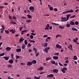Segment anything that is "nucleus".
Masks as SVG:
<instances>
[{
    "label": "nucleus",
    "instance_id": "obj_1",
    "mask_svg": "<svg viewBox=\"0 0 79 79\" xmlns=\"http://www.w3.org/2000/svg\"><path fill=\"white\" fill-rule=\"evenodd\" d=\"M73 12H74V10L72 9H71L70 10H68L63 12L62 14H66V13H73Z\"/></svg>",
    "mask_w": 79,
    "mask_h": 79
},
{
    "label": "nucleus",
    "instance_id": "obj_2",
    "mask_svg": "<svg viewBox=\"0 0 79 79\" xmlns=\"http://www.w3.org/2000/svg\"><path fill=\"white\" fill-rule=\"evenodd\" d=\"M50 49V47H46L45 49H44L43 51L46 53H48V50Z\"/></svg>",
    "mask_w": 79,
    "mask_h": 79
},
{
    "label": "nucleus",
    "instance_id": "obj_3",
    "mask_svg": "<svg viewBox=\"0 0 79 79\" xmlns=\"http://www.w3.org/2000/svg\"><path fill=\"white\" fill-rule=\"evenodd\" d=\"M29 9L30 10H31V12L33 13L34 11V7L33 6H31L29 7Z\"/></svg>",
    "mask_w": 79,
    "mask_h": 79
},
{
    "label": "nucleus",
    "instance_id": "obj_4",
    "mask_svg": "<svg viewBox=\"0 0 79 79\" xmlns=\"http://www.w3.org/2000/svg\"><path fill=\"white\" fill-rule=\"evenodd\" d=\"M54 75L52 74H51L50 75H47V77L48 78H50V77H53Z\"/></svg>",
    "mask_w": 79,
    "mask_h": 79
},
{
    "label": "nucleus",
    "instance_id": "obj_5",
    "mask_svg": "<svg viewBox=\"0 0 79 79\" xmlns=\"http://www.w3.org/2000/svg\"><path fill=\"white\" fill-rule=\"evenodd\" d=\"M58 71H59L58 69H53L52 72L54 73H58Z\"/></svg>",
    "mask_w": 79,
    "mask_h": 79
},
{
    "label": "nucleus",
    "instance_id": "obj_6",
    "mask_svg": "<svg viewBox=\"0 0 79 79\" xmlns=\"http://www.w3.org/2000/svg\"><path fill=\"white\" fill-rule=\"evenodd\" d=\"M56 48H59L60 49H61V48H62V47L61 46L59 45V44H56Z\"/></svg>",
    "mask_w": 79,
    "mask_h": 79
},
{
    "label": "nucleus",
    "instance_id": "obj_7",
    "mask_svg": "<svg viewBox=\"0 0 79 79\" xmlns=\"http://www.w3.org/2000/svg\"><path fill=\"white\" fill-rule=\"evenodd\" d=\"M50 27V25L47 24L46 27L44 28L45 30H49V28Z\"/></svg>",
    "mask_w": 79,
    "mask_h": 79
},
{
    "label": "nucleus",
    "instance_id": "obj_8",
    "mask_svg": "<svg viewBox=\"0 0 79 79\" xmlns=\"http://www.w3.org/2000/svg\"><path fill=\"white\" fill-rule=\"evenodd\" d=\"M68 48H69L70 50H73V45L71 44H70L69 46L68 47Z\"/></svg>",
    "mask_w": 79,
    "mask_h": 79
},
{
    "label": "nucleus",
    "instance_id": "obj_9",
    "mask_svg": "<svg viewBox=\"0 0 79 79\" xmlns=\"http://www.w3.org/2000/svg\"><path fill=\"white\" fill-rule=\"evenodd\" d=\"M27 64L28 66H31L32 65V63L31 62L28 61L27 62Z\"/></svg>",
    "mask_w": 79,
    "mask_h": 79
},
{
    "label": "nucleus",
    "instance_id": "obj_10",
    "mask_svg": "<svg viewBox=\"0 0 79 79\" xmlns=\"http://www.w3.org/2000/svg\"><path fill=\"white\" fill-rule=\"evenodd\" d=\"M23 40H24V39L23 38V37H21L19 40V42L20 43H21Z\"/></svg>",
    "mask_w": 79,
    "mask_h": 79
},
{
    "label": "nucleus",
    "instance_id": "obj_11",
    "mask_svg": "<svg viewBox=\"0 0 79 79\" xmlns=\"http://www.w3.org/2000/svg\"><path fill=\"white\" fill-rule=\"evenodd\" d=\"M43 46H44V47H47L48 45V44L46 43H45L42 45Z\"/></svg>",
    "mask_w": 79,
    "mask_h": 79
},
{
    "label": "nucleus",
    "instance_id": "obj_12",
    "mask_svg": "<svg viewBox=\"0 0 79 79\" xmlns=\"http://www.w3.org/2000/svg\"><path fill=\"white\" fill-rule=\"evenodd\" d=\"M11 49V48L10 47H7L6 48V50L7 51H10Z\"/></svg>",
    "mask_w": 79,
    "mask_h": 79
},
{
    "label": "nucleus",
    "instance_id": "obj_13",
    "mask_svg": "<svg viewBox=\"0 0 79 79\" xmlns=\"http://www.w3.org/2000/svg\"><path fill=\"white\" fill-rule=\"evenodd\" d=\"M32 64H36L37 63V61L36 60H34L32 61Z\"/></svg>",
    "mask_w": 79,
    "mask_h": 79
},
{
    "label": "nucleus",
    "instance_id": "obj_14",
    "mask_svg": "<svg viewBox=\"0 0 79 79\" xmlns=\"http://www.w3.org/2000/svg\"><path fill=\"white\" fill-rule=\"evenodd\" d=\"M21 51V49L20 48H17L16 49V52H20Z\"/></svg>",
    "mask_w": 79,
    "mask_h": 79
},
{
    "label": "nucleus",
    "instance_id": "obj_15",
    "mask_svg": "<svg viewBox=\"0 0 79 79\" xmlns=\"http://www.w3.org/2000/svg\"><path fill=\"white\" fill-rule=\"evenodd\" d=\"M26 47V45H25V44H23L22 45V48L23 50H24V49H25V48Z\"/></svg>",
    "mask_w": 79,
    "mask_h": 79
},
{
    "label": "nucleus",
    "instance_id": "obj_16",
    "mask_svg": "<svg viewBox=\"0 0 79 79\" xmlns=\"http://www.w3.org/2000/svg\"><path fill=\"white\" fill-rule=\"evenodd\" d=\"M53 59L54 60H57L59 58L57 56H53Z\"/></svg>",
    "mask_w": 79,
    "mask_h": 79
},
{
    "label": "nucleus",
    "instance_id": "obj_17",
    "mask_svg": "<svg viewBox=\"0 0 79 79\" xmlns=\"http://www.w3.org/2000/svg\"><path fill=\"white\" fill-rule=\"evenodd\" d=\"M70 25H72V26H73L75 25V24L74 22H73V21H71L70 22Z\"/></svg>",
    "mask_w": 79,
    "mask_h": 79
},
{
    "label": "nucleus",
    "instance_id": "obj_18",
    "mask_svg": "<svg viewBox=\"0 0 79 79\" xmlns=\"http://www.w3.org/2000/svg\"><path fill=\"white\" fill-rule=\"evenodd\" d=\"M3 58H4L6 60H8V59H9V57H6V56H4L3 57Z\"/></svg>",
    "mask_w": 79,
    "mask_h": 79
},
{
    "label": "nucleus",
    "instance_id": "obj_19",
    "mask_svg": "<svg viewBox=\"0 0 79 79\" xmlns=\"http://www.w3.org/2000/svg\"><path fill=\"white\" fill-rule=\"evenodd\" d=\"M9 62L10 64H13V60H9Z\"/></svg>",
    "mask_w": 79,
    "mask_h": 79
},
{
    "label": "nucleus",
    "instance_id": "obj_20",
    "mask_svg": "<svg viewBox=\"0 0 79 79\" xmlns=\"http://www.w3.org/2000/svg\"><path fill=\"white\" fill-rule=\"evenodd\" d=\"M51 24H53V25H55V26H59V24L58 23H51Z\"/></svg>",
    "mask_w": 79,
    "mask_h": 79
},
{
    "label": "nucleus",
    "instance_id": "obj_21",
    "mask_svg": "<svg viewBox=\"0 0 79 79\" xmlns=\"http://www.w3.org/2000/svg\"><path fill=\"white\" fill-rule=\"evenodd\" d=\"M24 43L25 45H27V44H28V43L27 42V40H25L24 41Z\"/></svg>",
    "mask_w": 79,
    "mask_h": 79
},
{
    "label": "nucleus",
    "instance_id": "obj_22",
    "mask_svg": "<svg viewBox=\"0 0 79 79\" xmlns=\"http://www.w3.org/2000/svg\"><path fill=\"white\" fill-rule=\"evenodd\" d=\"M52 60V58L50 57H48L46 59V61H48V60Z\"/></svg>",
    "mask_w": 79,
    "mask_h": 79
},
{
    "label": "nucleus",
    "instance_id": "obj_23",
    "mask_svg": "<svg viewBox=\"0 0 79 79\" xmlns=\"http://www.w3.org/2000/svg\"><path fill=\"white\" fill-rule=\"evenodd\" d=\"M58 27L60 29H64V27L62 26H59Z\"/></svg>",
    "mask_w": 79,
    "mask_h": 79
},
{
    "label": "nucleus",
    "instance_id": "obj_24",
    "mask_svg": "<svg viewBox=\"0 0 79 79\" xmlns=\"http://www.w3.org/2000/svg\"><path fill=\"white\" fill-rule=\"evenodd\" d=\"M72 31H77V29L74 28H72Z\"/></svg>",
    "mask_w": 79,
    "mask_h": 79
},
{
    "label": "nucleus",
    "instance_id": "obj_25",
    "mask_svg": "<svg viewBox=\"0 0 79 79\" xmlns=\"http://www.w3.org/2000/svg\"><path fill=\"white\" fill-rule=\"evenodd\" d=\"M73 59L74 60H77V56H73Z\"/></svg>",
    "mask_w": 79,
    "mask_h": 79
},
{
    "label": "nucleus",
    "instance_id": "obj_26",
    "mask_svg": "<svg viewBox=\"0 0 79 79\" xmlns=\"http://www.w3.org/2000/svg\"><path fill=\"white\" fill-rule=\"evenodd\" d=\"M44 69V68L42 67H40V68H39L38 69V70H40V71H42V69Z\"/></svg>",
    "mask_w": 79,
    "mask_h": 79
},
{
    "label": "nucleus",
    "instance_id": "obj_27",
    "mask_svg": "<svg viewBox=\"0 0 79 79\" xmlns=\"http://www.w3.org/2000/svg\"><path fill=\"white\" fill-rule=\"evenodd\" d=\"M27 16L28 18H29V19H30V18L31 19L32 18V16H31V15H27Z\"/></svg>",
    "mask_w": 79,
    "mask_h": 79
},
{
    "label": "nucleus",
    "instance_id": "obj_28",
    "mask_svg": "<svg viewBox=\"0 0 79 79\" xmlns=\"http://www.w3.org/2000/svg\"><path fill=\"white\" fill-rule=\"evenodd\" d=\"M40 76L39 77H37L36 76H35L34 77V79H40Z\"/></svg>",
    "mask_w": 79,
    "mask_h": 79
},
{
    "label": "nucleus",
    "instance_id": "obj_29",
    "mask_svg": "<svg viewBox=\"0 0 79 79\" xmlns=\"http://www.w3.org/2000/svg\"><path fill=\"white\" fill-rule=\"evenodd\" d=\"M58 37H62V36H61V35H59V34H58L56 36V38H58Z\"/></svg>",
    "mask_w": 79,
    "mask_h": 79
},
{
    "label": "nucleus",
    "instance_id": "obj_30",
    "mask_svg": "<svg viewBox=\"0 0 79 79\" xmlns=\"http://www.w3.org/2000/svg\"><path fill=\"white\" fill-rule=\"evenodd\" d=\"M49 10H51V11H52L53 10V7L52 6H51L49 7Z\"/></svg>",
    "mask_w": 79,
    "mask_h": 79
},
{
    "label": "nucleus",
    "instance_id": "obj_31",
    "mask_svg": "<svg viewBox=\"0 0 79 79\" xmlns=\"http://www.w3.org/2000/svg\"><path fill=\"white\" fill-rule=\"evenodd\" d=\"M10 56H11V58H12V59H13V58H14L13 56H14V54H13V53H11L10 54Z\"/></svg>",
    "mask_w": 79,
    "mask_h": 79
},
{
    "label": "nucleus",
    "instance_id": "obj_32",
    "mask_svg": "<svg viewBox=\"0 0 79 79\" xmlns=\"http://www.w3.org/2000/svg\"><path fill=\"white\" fill-rule=\"evenodd\" d=\"M29 41H30V42H32L33 43H35V41L34 40H31V39H29Z\"/></svg>",
    "mask_w": 79,
    "mask_h": 79
},
{
    "label": "nucleus",
    "instance_id": "obj_33",
    "mask_svg": "<svg viewBox=\"0 0 79 79\" xmlns=\"http://www.w3.org/2000/svg\"><path fill=\"white\" fill-rule=\"evenodd\" d=\"M71 14H69L68 15H66V16H67V18L69 19V17L71 16Z\"/></svg>",
    "mask_w": 79,
    "mask_h": 79
},
{
    "label": "nucleus",
    "instance_id": "obj_34",
    "mask_svg": "<svg viewBox=\"0 0 79 79\" xmlns=\"http://www.w3.org/2000/svg\"><path fill=\"white\" fill-rule=\"evenodd\" d=\"M26 22L27 23H30L31 22V20H26Z\"/></svg>",
    "mask_w": 79,
    "mask_h": 79
},
{
    "label": "nucleus",
    "instance_id": "obj_35",
    "mask_svg": "<svg viewBox=\"0 0 79 79\" xmlns=\"http://www.w3.org/2000/svg\"><path fill=\"white\" fill-rule=\"evenodd\" d=\"M75 25H78V24H79V22L77 21H76L75 23Z\"/></svg>",
    "mask_w": 79,
    "mask_h": 79
},
{
    "label": "nucleus",
    "instance_id": "obj_36",
    "mask_svg": "<svg viewBox=\"0 0 79 79\" xmlns=\"http://www.w3.org/2000/svg\"><path fill=\"white\" fill-rule=\"evenodd\" d=\"M50 61L51 62V63H52V64H55V61H52V60H50Z\"/></svg>",
    "mask_w": 79,
    "mask_h": 79
},
{
    "label": "nucleus",
    "instance_id": "obj_37",
    "mask_svg": "<svg viewBox=\"0 0 79 79\" xmlns=\"http://www.w3.org/2000/svg\"><path fill=\"white\" fill-rule=\"evenodd\" d=\"M76 16V15H74L72 16H71L70 17V18H75Z\"/></svg>",
    "mask_w": 79,
    "mask_h": 79
},
{
    "label": "nucleus",
    "instance_id": "obj_38",
    "mask_svg": "<svg viewBox=\"0 0 79 79\" xmlns=\"http://www.w3.org/2000/svg\"><path fill=\"white\" fill-rule=\"evenodd\" d=\"M66 27H70V26H71V25H70V24H67L66 25Z\"/></svg>",
    "mask_w": 79,
    "mask_h": 79
},
{
    "label": "nucleus",
    "instance_id": "obj_39",
    "mask_svg": "<svg viewBox=\"0 0 79 79\" xmlns=\"http://www.w3.org/2000/svg\"><path fill=\"white\" fill-rule=\"evenodd\" d=\"M10 24H16V23L15 22H11L10 23Z\"/></svg>",
    "mask_w": 79,
    "mask_h": 79
},
{
    "label": "nucleus",
    "instance_id": "obj_40",
    "mask_svg": "<svg viewBox=\"0 0 79 79\" xmlns=\"http://www.w3.org/2000/svg\"><path fill=\"white\" fill-rule=\"evenodd\" d=\"M61 71L62 72V73H66V71H65L64 70V69H62Z\"/></svg>",
    "mask_w": 79,
    "mask_h": 79
},
{
    "label": "nucleus",
    "instance_id": "obj_41",
    "mask_svg": "<svg viewBox=\"0 0 79 79\" xmlns=\"http://www.w3.org/2000/svg\"><path fill=\"white\" fill-rule=\"evenodd\" d=\"M23 27H19V29L20 30V31H21Z\"/></svg>",
    "mask_w": 79,
    "mask_h": 79
},
{
    "label": "nucleus",
    "instance_id": "obj_42",
    "mask_svg": "<svg viewBox=\"0 0 79 79\" xmlns=\"http://www.w3.org/2000/svg\"><path fill=\"white\" fill-rule=\"evenodd\" d=\"M5 32H6V34H9V31H7L6 30H5Z\"/></svg>",
    "mask_w": 79,
    "mask_h": 79
},
{
    "label": "nucleus",
    "instance_id": "obj_43",
    "mask_svg": "<svg viewBox=\"0 0 79 79\" xmlns=\"http://www.w3.org/2000/svg\"><path fill=\"white\" fill-rule=\"evenodd\" d=\"M30 39H32L34 38V36L32 35H30Z\"/></svg>",
    "mask_w": 79,
    "mask_h": 79
},
{
    "label": "nucleus",
    "instance_id": "obj_44",
    "mask_svg": "<svg viewBox=\"0 0 79 79\" xmlns=\"http://www.w3.org/2000/svg\"><path fill=\"white\" fill-rule=\"evenodd\" d=\"M9 19H10L11 20L12 19V18L11 17V15L9 16Z\"/></svg>",
    "mask_w": 79,
    "mask_h": 79
},
{
    "label": "nucleus",
    "instance_id": "obj_45",
    "mask_svg": "<svg viewBox=\"0 0 79 79\" xmlns=\"http://www.w3.org/2000/svg\"><path fill=\"white\" fill-rule=\"evenodd\" d=\"M63 69H64V70L65 71H67V70H68V69H67V68L65 67L63 68Z\"/></svg>",
    "mask_w": 79,
    "mask_h": 79
},
{
    "label": "nucleus",
    "instance_id": "obj_46",
    "mask_svg": "<svg viewBox=\"0 0 79 79\" xmlns=\"http://www.w3.org/2000/svg\"><path fill=\"white\" fill-rule=\"evenodd\" d=\"M3 55H5V53H3L0 54V56H3Z\"/></svg>",
    "mask_w": 79,
    "mask_h": 79
},
{
    "label": "nucleus",
    "instance_id": "obj_47",
    "mask_svg": "<svg viewBox=\"0 0 79 79\" xmlns=\"http://www.w3.org/2000/svg\"><path fill=\"white\" fill-rule=\"evenodd\" d=\"M18 58H20V57L18 56H16V59H18Z\"/></svg>",
    "mask_w": 79,
    "mask_h": 79
},
{
    "label": "nucleus",
    "instance_id": "obj_48",
    "mask_svg": "<svg viewBox=\"0 0 79 79\" xmlns=\"http://www.w3.org/2000/svg\"><path fill=\"white\" fill-rule=\"evenodd\" d=\"M39 55V52H37L36 55V57H37V56H38Z\"/></svg>",
    "mask_w": 79,
    "mask_h": 79
},
{
    "label": "nucleus",
    "instance_id": "obj_49",
    "mask_svg": "<svg viewBox=\"0 0 79 79\" xmlns=\"http://www.w3.org/2000/svg\"><path fill=\"white\" fill-rule=\"evenodd\" d=\"M59 53H55V55L56 56H58L59 55Z\"/></svg>",
    "mask_w": 79,
    "mask_h": 79
},
{
    "label": "nucleus",
    "instance_id": "obj_50",
    "mask_svg": "<svg viewBox=\"0 0 79 79\" xmlns=\"http://www.w3.org/2000/svg\"><path fill=\"white\" fill-rule=\"evenodd\" d=\"M31 44L30 43H28L27 45V46L28 47H31Z\"/></svg>",
    "mask_w": 79,
    "mask_h": 79
},
{
    "label": "nucleus",
    "instance_id": "obj_51",
    "mask_svg": "<svg viewBox=\"0 0 79 79\" xmlns=\"http://www.w3.org/2000/svg\"><path fill=\"white\" fill-rule=\"evenodd\" d=\"M54 11H58V9H57V8H54Z\"/></svg>",
    "mask_w": 79,
    "mask_h": 79
},
{
    "label": "nucleus",
    "instance_id": "obj_52",
    "mask_svg": "<svg viewBox=\"0 0 79 79\" xmlns=\"http://www.w3.org/2000/svg\"><path fill=\"white\" fill-rule=\"evenodd\" d=\"M7 67H9V68H11V67H12V65H7Z\"/></svg>",
    "mask_w": 79,
    "mask_h": 79
},
{
    "label": "nucleus",
    "instance_id": "obj_53",
    "mask_svg": "<svg viewBox=\"0 0 79 79\" xmlns=\"http://www.w3.org/2000/svg\"><path fill=\"white\" fill-rule=\"evenodd\" d=\"M31 35H36V34L35 33H31Z\"/></svg>",
    "mask_w": 79,
    "mask_h": 79
},
{
    "label": "nucleus",
    "instance_id": "obj_54",
    "mask_svg": "<svg viewBox=\"0 0 79 79\" xmlns=\"http://www.w3.org/2000/svg\"><path fill=\"white\" fill-rule=\"evenodd\" d=\"M21 65H23V66H24L25 65V63H21Z\"/></svg>",
    "mask_w": 79,
    "mask_h": 79
},
{
    "label": "nucleus",
    "instance_id": "obj_55",
    "mask_svg": "<svg viewBox=\"0 0 79 79\" xmlns=\"http://www.w3.org/2000/svg\"><path fill=\"white\" fill-rule=\"evenodd\" d=\"M48 37V35H44V36H43V37Z\"/></svg>",
    "mask_w": 79,
    "mask_h": 79
},
{
    "label": "nucleus",
    "instance_id": "obj_56",
    "mask_svg": "<svg viewBox=\"0 0 79 79\" xmlns=\"http://www.w3.org/2000/svg\"><path fill=\"white\" fill-rule=\"evenodd\" d=\"M13 19H14V20H16V18L15 16L13 17Z\"/></svg>",
    "mask_w": 79,
    "mask_h": 79
},
{
    "label": "nucleus",
    "instance_id": "obj_57",
    "mask_svg": "<svg viewBox=\"0 0 79 79\" xmlns=\"http://www.w3.org/2000/svg\"><path fill=\"white\" fill-rule=\"evenodd\" d=\"M33 50L34 51H36L37 50V49L34 48H33Z\"/></svg>",
    "mask_w": 79,
    "mask_h": 79
},
{
    "label": "nucleus",
    "instance_id": "obj_58",
    "mask_svg": "<svg viewBox=\"0 0 79 79\" xmlns=\"http://www.w3.org/2000/svg\"><path fill=\"white\" fill-rule=\"evenodd\" d=\"M50 27L49 28V29H50V30H52V26H51L49 27Z\"/></svg>",
    "mask_w": 79,
    "mask_h": 79
},
{
    "label": "nucleus",
    "instance_id": "obj_59",
    "mask_svg": "<svg viewBox=\"0 0 79 79\" xmlns=\"http://www.w3.org/2000/svg\"><path fill=\"white\" fill-rule=\"evenodd\" d=\"M21 34L22 35H23V34H24V31H21Z\"/></svg>",
    "mask_w": 79,
    "mask_h": 79
},
{
    "label": "nucleus",
    "instance_id": "obj_60",
    "mask_svg": "<svg viewBox=\"0 0 79 79\" xmlns=\"http://www.w3.org/2000/svg\"><path fill=\"white\" fill-rule=\"evenodd\" d=\"M15 32H16V31L14 30L12 32V34H15Z\"/></svg>",
    "mask_w": 79,
    "mask_h": 79
},
{
    "label": "nucleus",
    "instance_id": "obj_61",
    "mask_svg": "<svg viewBox=\"0 0 79 79\" xmlns=\"http://www.w3.org/2000/svg\"><path fill=\"white\" fill-rule=\"evenodd\" d=\"M65 63H69V60H66L65 62Z\"/></svg>",
    "mask_w": 79,
    "mask_h": 79
},
{
    "label": "nucleus",
    "instance_id": "obj_62",
    "mask_svg": "<svg viewBox=\"0 0 79 79\" xmlns=\"http://www.w3.org/2000/svg\"><path fill=\"white\" fill-rule=\"evenodd\" d=\"M0 8H1V9H2V8H4V6H0Z\"/></svg>",
    "mask_w": 79,
    "mask_h": 79
},
{
    "label": "nucleus",
    "instance_id": "obj_63",
    "mask_svg": "<svg viewBox=\"0 0 79 79\" xmlns=\"http://www.w3.org/2000/svg\"><path fill=\"white\" fill-rule=\"evenodd\" d=\"M68 19H68L67 18V19L64 20V21L65 22V21H68Z\"/></svg>",
    "mask_w": 79,
    "mask_h": 79
},
{
    "label": "nucleus",
    "instance_id": "obj_64",
    "mask_svg": "<svg viewBox=\"0 0 79 79\" xmlns=\"http://www.w3.org/2000/svg\"><path fill=\"white\" fill-rule=\"evenodd\" d=\"M1 31H3L5 30V28H1Z\"/></svg>",
    "mask_w": 79,
    "mask_h": 79
}]
</instances>
